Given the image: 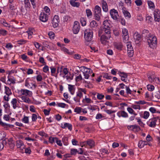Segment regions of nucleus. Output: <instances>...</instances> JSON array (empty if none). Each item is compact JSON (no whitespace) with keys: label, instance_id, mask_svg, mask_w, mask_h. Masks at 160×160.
Masks as SVG:
<instances>
[{"label":"nucleus","instance_id":"2","mask_svg":"<svg viewBox=\"0 0 160 160\" xmlns=\"http://www.w3.org/2000/svg\"><path fill=\"white\" fill-rule=\"evenodd\" d=\"M101 15V8L98 5L96 6L95 7L94 12L93 14L95 19L97 21H99Z\"/></svg>","mask_w":160,"mask_h":160},{"label":"nucleus","instance_id":"51","mask_svg":"<svg viewBox=\"0 0 160 160\" xmlns=\"http://www.w3.org/2000/svg\"><path fill=\"white\" fill-rule=\"evenodd\" d=\"M82 108L80 107H76L74 109V112L78 113H79L81 112Z\"/></svg>","mask_w":160,"mask_h":160},{"label":"nucleus","instance_id":"17","mask_svg":"<svg viewBox=\"0 0 160 160\" xmlns=\"http://www.w3.org/2000/svg\"><path fill=\"white\" fill-rule=\"evenodd\" d=\"M62 128H68L70 131H71L72 129V126L71 124L68 123H65L63 126L62 125L61 126Z\"/></svg>","mask_w":160,"mask_h":160},{"label":"nucleus","instance_id":"53","mask_svg":"<svg viewBox=\"0 0 160 160\" xmlns=\"http://www.w3.org/2000/svg\"><path fill=\"white\" fill-rule=\"evenodd\" d=\"M26 40L23 39H21L18 41V44L20 45H22L25 43L26 42Z\"/></svg>","mask_w":160,"mask_h":160},{"label":"nucleus","instance_id":"46","mask_svg":"<svg viewBox=\"0 0 160 160\" xmlns=\"http://www.w3.org/2000/svg\"><path fill=\"white\" fill-rule=\"evenodd\" d=\"M57 105L58 106L62 108H65L66 106L67 105L66 104L64 103H57Z\"/></svg>","mask_w":160,"mask_h":160},{"label":"nucleus","instance_id":"24","mask_svg":"<svg viewBox=\"0 0 160 160\" xmlns=\"http://www.w3.org/2000/svg\"><path fill=\"white\" fill-rule=\"evenodd\" d=\"M19 102H18V103H17V101H12L11 103L13 105V107L14 109H15L16 108L19 107Z\"/></svg>","mask_w":160,"mask_h":160},{"label":"nucleus","instance_id":"63","mask_svg":"<svg viewBox=\"0 0 160 160\" xmlns=\"http://www.w3.org/2000/svg\"><path fill=\"white\" fill-rule=\"evenodd\" d=\"M49 70V68L48 66L45 65L43 68V70L45 72H47Z\"/></svg>","mask_w":160,"mask_h":160},{"label":"nucleus","instance_id":"62","mask_svg":"<svg viewBox=\"0 0 160 160\" xmlns=\"http://www.w3.org/2000/svg\"><path fill=\"white\" fill-rule=\"evenodd\" d=\"M132 107L135 109H140V107L139 105L132 104Z\"/></svg>","mask_w":160,"mask_h":160},{"label":"nucleus","instance_id":"44","mask_svg":"<svg viewBox=\"0 0 160 160\" xmlns=\"http://www.w3.org/2000/svg\"><path fill=\"white\" fill-rule=\"evenodd\" d=\"M48 35L50 38L52 39H53L54 38L55 34L54 33L52 32H50L48 33Z\"/></svg>","mask_w":160,"mask_h":160},{"label":"nucleus","instance_id":"48","mask_svg":"<svg viewBox=\"0 0 160 160\" xmlns=\"http://www.w3.org/2000/svg\"><path fill=\"white\" fill-rule=\"evenodd\" d=\"M81 68H83L84 69H86L88 70V71H85V72L88 74H91L92 72V70L90 68H88L85 66L81 67Z\"/></svg>","mask_w":160,"mask_h":160},{"label":"nucleus","instance_id":"4","mask_svg":"<svg viewBox=\"0 0 160 160\" xmlns=\"http://www.w3.org/2000/svg\"><path fill=\"white\" fill-rule=\"evenodd\" d=\"M110 13L111 17L114 20L118 21L119 15L117 11L114 9H111Z\"/></svg>","mask_w":160,"mask_h":160},{"label":"nucleus","instance_id":"47","mask_svg":"<svg viewBox=\"0 0 160 160\" xmlns=\"http://www.w3.org/2000/svg\"><path fill=\"white\" fill-rule=\"evenodd\" d=\"M104 95H103L102 94H100V93H97V98L98 99H99V100L102 99H103V98H104Z\"/></svg>","mask_w":160,"mask_h":160},{"label":"nucleus","instance_id":"49","mask_svg":"<svg viewBox=\"0 0 160 160\" xmlns=\"http://www.w3.org/2000/svg\"><path fill=\"white\" fill-rule=\"evenodd\" d=\"M38 118L37 116L35 114H32V121L33 122H35Z\"/></svg>","mask_w":160,"mask_h":160},{"label":"nucleus","instance_id":"7","mask_svg":"<svg viewBox=\"0 0 160 160\" xmlns=\"http://www.w3.org/2000/svg\"><path fill=\"white\" fill-rule=\"evenodd\" d=\"M59 22V18L58 15H55L52 20L53 26L54 28L57 27L58 25Z\"/></svg>","mask_w":160,"mask_h":160},{"label":"nucleus","instance_id":"8","mask_svg":"<svg viewBox=\"0 0 160 160\" xmlns=\"http://www.w3.org/2000/svg\"><path fill=\"white\" fill-rule=\"evenodd\" d=\"M122 33L123 40L125 41H127L129 38L128 30L124 28L122 30Z\"/></svg>","mask_w":160,"mask_h":160},{"label":"nucleus","instance_id":"21","mask_svg":"<svg viewBox=\"0 0 160 160\" xmlns=\"http://www.w3.org/2000/svg\"><path fill=\"white\" fill-rule=\"evenodd\" d=\"M118 114L119 117L122 116L123 117L127 118L128 116V114L124 111H121L118 112Z\"/></svg>","mask_w":160,"mask_h":160},{"label":"nucleus","instance_id":"42","mask_svg":"<svg viewBox=\"0 0 160 160\" xmlns=\"http://www.w3.org/2000/svg\"><path fill=\"white\" fill-rule=\"evenodd\" d=\"M147 88L150 91H152L154 89V87L152 85H148L147 86Z\"/></svg>","mask_w":160,"mask_h":160},{"label":"nucleus","instance_id":"43","mask_svg":"<svg viewBox=\"0 0 160 160\" xmlns=\"http://www.w3.org/2000/svg\"><path fill=\"white\" fill-rule=\"evenodd\" d=\"M91 26L92 27H94L95 26H98V24L94 20L92 21L90 24Z\"/></svg>","mask_w":160,"mask_h":160},{"label":"nucleus","instance_id":"28","mask_svg":"<svg viewBox=\"0 0 160 160\" xmlns=\"http://www.w3.org/2000/svg\"><path fill=\"white\" fill-rule=\"evenodd\" d=\"M5 92L7 95L8 96L9 95L11 94V89L8 87H7L6 86H5Z\"/></svg>","mask_w":160,"mask_h":160},{"label":"nucleus","instance_id":"34","mask_svg":"<svg viewBox=\"0 0 160 160\" xmlns=\"http://www.w3.org/2000/svg\"><path fill=\"white\" fill-rule=\"evenodd\" d=\"M80 22L82 26H85L86 25V22L85 18H81L80 19Z\"/></svg>","mask_w":160,"mask_h":160},{"label":"nucleus","instance_id":"9","mask_svg":"<svg viewBox=\"0 0 160 160\" xmlns=\"http://www.w3.org/2000/svg\"><path fill=\"white\" fill-rule=\"evenodd\" d=\"M83 143L84 144L82 145V147H83V146L88 145L90 148H92L95 146V142L93 140L90 139L88 140L86 142H83Z\"/></svg>","mask_w":160,"mask_h":160},{"label":"nucleus","instance_id":"35","mask_svg":"<svg viewBox=\"0 0 160 160\" xmlns=\"http://www.w3.org/2000/svg\"><path fill=\"white\" fill-rule=\"evenodd\" d=\"M134 35H135V39L139 41L141 38V35L140 34H139L138 32H135Z\"/></svg>","mask_w":160,"mask_h":160},{"label":"nucleus","instance_id":"10","mask_svg":"<svg viewBox=\"0 0 160 160\" xmlns=\"http://www.w3.org/2000/svg\"><path fill=\"white\" fill-rule=\"evenodd\" d=\"M20 94L26 96H30L32 94L31 91L27 89H22L20 90Z\"/></svg>","mask_w":160,"mask_h":160},{"label":"nucleus","instance_id":"41","mask_svg":"<svg viewBox=\"0 0 160 160\" xmlns=\"http://www.w3.org/2000/svg\"><path fill=\"white\" fill-rule=\"evenodd\" d=\"M78 152V151L77 149H72L71 150V154L72 155H75Z\"/></svg>","mask_w":160,"mask_h":160},{"label":"nucleus","instance_id":"39","mask_svg":"<svg viewBox=\"0 0 160 160\" xmlns=\"http://www.w3.org/2000/svg\"><path fill=\"white\" fill-rule=\"evenodd\" d=\"M103 77L108 79H110L112 77L110 76H109L108 73H106L103 74Z\"/></svg>","mask_w":160,"mask_h":160},{"label":"nucleus","instance_id":"29","mask_svg":"<svg viewBox=\"0 0 160 160\" xmlns=\"http://www.w3.org/2000/svg\"><path fill=\"white\" fill-rule=\"evenodd\" d=\"M9 8L12 11H14L17 9L15 5L13 3H11L9 4Z\"/></svg>","mask_w":160,"mask_h":160},{"label":"nucleus","instance_id":"45","mask_svg":"<svg viewBox=\"0 0 160 160\" xmlns=\"http://www.w3.org/2000/svg\"><path fill=\"white\" fill-rule=\"evenodd\" d=\"M128 53L129 56L130 57H131L133 56V50H128Z\"/></svg>","mask_w":160,"mask_h":160},{"label":"nucleus","instance_id":"1","mask_svg":"<svg viewBox=\"0 0 160 160\" xmlns=\"http://www.w3.org/2000/svg\"><path fill=\"white\" fill-rule=\"evenodd\" d=\"M93 36V32L90 29H87L84 32V38L85 40L91 41Z\"/></svg>","mask_w":160,"mask_h":160},{"label":"nucleus","instance_id":"64","mask_svg":"<svg viewBox=\"0 0 160 160\" xmlns=\"http://www.w3.org/2000/svg\"><path fill=\"white\" fill-rule=\"evenodd\" d=\"M7 31L5 30L0 29V33L3 35H5L7 34Z\"/></svg>","mask_w":160,"mask_h":160},{"label":"nucleus","instance_id":"11","mask_svg":"<svg viewBox=\"0 0 160 160\" xmlns=\"http://www.w3.org/2000/svg\"><path fill=\"white\" fill-rule=\"evenodd\" d=\"M39 19L42 22H46L48 20V15L44 12H42L40 14Z\"/></svg>","mask_w":160,"mask_h":160},{"label":"nucleus","instance_id":"22","mask_svg":"<svg viewBox=\"0 0 160 160\" xmlns=\"http://www.w3.org/2000/svg\"><path fill=\"white\" fill-rule=\"evenodd\" d=\"M68 86L69 91L71 92L72 94H73L75 90V88H74V86L70 84H68Z\"/></svg>","mask_w":160,"mask_h":160},{"label":"nucleus","instance_id":"54","mask_svg":"<svg viewBox=\"0 0 160 160\" xmlns=\"http://www.w3.org/2000/svg\"><path fill=\"white\" fill-rule=\"evenodd\" d=\"M149 115V112H148L145 111L144 113L143 118L145 119H147Z\"/></svg>","mask_w":160,"mask_h":160},{"label":"nucleus","instance_id":"58","mask_svg":"<svg viewBox=\"0 0 160 160\" xmlns=\"http://www.w3.org/2000/svg\"><path fill=\"white\" fill-rule=\"evenodd\" d=\"M147 103V102L144 101H139L138 102H135V103H136L138 104H146Z\"/></svg>","mask_w":160,"mask_h":160},{"label":"nucleus","instance_id":"27","mask_svg":"<svg viewBox=\"0 0 160 160\" xmlns=\"http://www.w3.org/2000/svg\"><path fill=\"white\" fill-rule=\"evenodd\" d=\"M118 73H120L119 76L121 78H127L128 77V74L127 73L121 72H119Z\"/></svg>","mask_w":160,"mask_h":160},{"label":"nucleus","instance_id":"26","mask_svg":"<svg viewBox=\"0 0 160 160\" xmlns=\"http://www.w3.org/2000/svg\"><path fill=\"white\" fill-rule=\"evenodd\" d=\"M149 32V31L148 30L144 29L143 30L142 33V37H144V38H146V37H147V34Z\"/></svg>","mask_w":160,"mask_h":160},{"label":"nucleus","instance_id":"14","mask_svg":"<svg viewBox=\"0 0 160 160\" xmlns=\"http://www.w3.org/2000/svg\"><path fill=\"white\" fill-rule=\"evenodd\" d=\"M101 3L103 11L106 12H107L108 11V9L106 2L104 0H102Z\"/></svg>","mask_w":160,"mask_h":160},{"label":"nucleus","instance_id":"20","mask_svg":"<svg viewBox=\"0 0 160 160\" xmlns=\"http://www.w3.org/2000/svg\"><path fill=\"white\" fill-rule=\"evenodd\" d=\"M122 12L125 17H127L129 19L131 18V15L130 13L127 10L124 9V8H122Z\"/></svg>","mask_w":160,"mask_h":160},{"label":"nucleus","instance_id":"31","mask_svg":"<svg viewBox=\"0 0 160 160\" xmlns=\"http://www.w3.org/2000/svg\"><path fill=\"white\" fill-rule=\"evenodd\" d=\"M24 2L25 4V6L26 8H30V4L29 2V0H24Z\"/></svg>","mask_w":160,"mask_h":160},{"label":"nucleus","instance_id":"56","mask_svg":"<svg viewBox=\"0 0 160 160\" xmlns=\"http://www.w3.org/2000/svg\"><path fill=\"white\" fill-rule=\"evenodd\" d=\"M105 111L108 114H110L115 112V111H112L110 110L106 109L105 110Z\"/></svg>","mask_w":160,"mask_h":160},{"label":"nucleus","instance_id":"38","mask_svg":"<svg viewBox=\"0 0 160 160\" xmlns=\"http://www.w3.org/2000/svg\"><path fill=\"white\" fill-rule=\"evenodd\" d=\"M129 127L130 128H132V130L134 129H136L138 130L139 131L140 129V127L139 126L136 125H131L130 126H129Z\"/></svg>","mask_w":160,"mask_h":160},{"label":"nucleus","instance_id":"19","mask_svg":"<svg viewBox=\"0 0 160 160\" xmlns=\"http://www.w3.org/2000/svg\"><path fill=\"white\" fill-rule=\"evenodd\" d=\"M114 48L117 49L119 50H121L122 48V45L121 43L115 42L114 44Z\"/></svg>","mask_w":160,"mask_h":160},{"label":"nucleus","instance_id":"15","mask_svg":"<svg viewBox=\"0 0 160 160\" xmlns=\"http://www.w3.org/2000/svg\"><path fill=\"white\" fill-rule=\"evenodd\" d=\"M154 73L153 72L152 74H151V73H149L148 74V79L150 82H152L155 81V77L154 75Z\"/></svg>","mask_w":160,"mask_h":160},{"label":"nucleus","instance_id":"61","mask_svg":"<svg viewBox=\"0 0 160 160\" xmlns=\"http://www.w3.org/2000/svg\"><path fill=\"white\" fill-rule=\"evenodd\" d=\"M82 78L81 75L80 74L78 76L76 77V82H78L79 81H80L82 80Z\"/></svg>","mask_w":160,"mask_h":160},{"label":"nucleus","instance_id":"59","mask_svg":"<svg viewBox=\"0 0 160 160\" xmlns=\"http://www.w3.org/2000/svg\"><path fill=\"white\" fill-rule=\"evenodd\" d=\"M5 137L4 132H0V140L3 139Z\"/></svg>","mask_w":160,"mask_h":160},{"label":"nucleus","instance_id":"57","mask_svg":"<svg viewBox=\"0 0 160 160\" xmlns=\"http://www.w3.org/2000/svg\"><path fill=\"white\" fill-rule=\"evenodd\" d=\"M127 47L128 50H133L132 45L130 42L128 43V44H127Z\"/></svg>","mask_w":160,"mask_h":160},{"label":"nucleus","instance_id":"36","mask_svg":"<svg viewBox=\"0 0 160 160\" xmlns=\"http://www.w3.org/2000/svg\"><path fill=\"white\" fill-rule=\"evenodd\" d=\"M87 16L88 17L92 16V13L89 9H87L86 10Z\"/></svg>","mask_w":160,"mask_h":160},{"label":"nucleus","instance_id":"5","mask_svg":"<svg viewBox=\"0 0 160 160\" xmlns=\"http://www.w3.org/2000/svg\"><path fill=\"white\" fill-rule=\"evenodd\" d=\"M80 25L78 21H75L74 22L72 30L74 34H77L79 31Z\"/></svg>","mask_w":160,"mask_h":160},{"label":"nucleus","instance_id":"25","mask_svg":"<svg viewBox=\"0 0 160 160\" xmlns=\"http://www.w3.org/2000/svg\"><path fill=\"white\" fill-rule=\"evenodd\" d=\"M145 142H146L145 141H143L141 140L138 143V147L140 148H141L145 145Z\"/></svg>","mask_w":160,"mask_h":160},{"label":"nucleus","instance_id":"40","mask_svg":"<svg viewBox=\"0 0 160 160\" xmlns=\"http://www.w3.org/2000/svg\"><path fill=\"white\" fill-rule=\"evenodd\" d=\"M22 121L25 123H28V117L27 116H24V118L22 119Z\"/></svg>","mask_w":160,"mask_h":160},{"label":"nucleus","instance_id":"13","mask_svg":"<svg viewBox=\"0 0 160 160\" xmlns=\"http://www.w3.org/2000/svg\"><path fill=\"white\" fill-rule=\"evenodd\" d=\"M160 12L158 10L157 11L156 10L154 12V20L156 22H159L160 21Z\"/></svg>","mask_w":160,"mask_h":160},{"label":"nucleus","instance_id":"23","mask_svg":"<svg viewBox=\"0 0 160 160\" xmlns=\"http://www.w3.org/2000/svg\"><path fill=\"white\" fill-rule=\"evenodd\" d=\"M102 30L104 31V32L103 34H105L106 35H111L110 28H102Z\"/></svg>","mask_w":160,"mask_h":160},{"label":"nucleus","instance_id":"60","mask_svg":"<svg viewBox=\"0 0 160 160\" xmlns=\"http://www.w3.org/2000/svg\"><path fill=\"white\" fill-rule=\"evenodd\" d=\"M30 111L33 112H36V111L35 110V108L34 107L33 105H31L30 106Z\"/></svg>","mask_w":160,"mask_h":160},{"label":"nucleus","instance_id":"16","mask_svg":"<svg viewBox=\"0 0 160 160\" xmlns=\"http://www.w3.org/2000/svg\"><path fill=\"white\" fill-rule=\"evenodd\" d=\"M76 0H71L70 1V4L72 7L78 8L80 6V3L79 2H76Z\"/></svg>","mask_w":160,"mask_h":160},{"label":"nucleus","instance_id":"12","mask_svg":"<svg viewBox=\"0 0 160 160\" xmlns=\"http://www.w3.org/2000/svg\"><path fill=\"white\" fill-rule=\"evenodd\" d=\"M16 146L17 148H20L21 150H23L25 148L23 142L21 140H17L16 141Z\"/></svg>","mask_w":160,"mask_h":160},{"label":"nucleus","instance_id":"55","mask_svg":"<svg viewBox=\"0 0 160 160\" xmlns=\"http://www.w3.org/2000/svg\"><path fill=\"white\" fill-rule=\"evenodd\" d=\"M39 61L40 63L43 64L44 65L46 64V62L44 61V58L43 57H40L39 58Z\"/></svg>","mask_w":160,"mask_h":160},{"label":"nucleus","instance_id":"32","mask_svg":"<svg viewBox=\"0 0 160 160\" xmlns=\"http://www.w3.org/2000/svg\"><path fill=\"white\" fill-rule=\"evenodd\" d=\"M119 21L121 22V24L123 26H125L126 25V22L125 19L121 16L118 18Z\"/></svg>","mask_w":160,"mask_h":160},{"label":"nucleus","instance_id":"6","mask_svg":"<svg viewBox=\"0 0 160 160\" xmlns=\"http://www.w3.org/2000/svg\"><path fill=\"white\" fill-rule=\"evenodd\" d=\"M111 37V35H107L105 34H102L100 37V40L102 44L106 43L107 41Z\"/></svg>","mask_w":160,"mask_h":160},{"label":"nucleus","instance_id":"52","mask_svg":"<svg viewBox=\"0 0 160 160\" xmlns=\"http://www.w3.org/2000/svg\"><path fill=\"white\" fill-rule=\"evenodd\" d=\"M135 2L138 6H140L142 4V2L141 0H136Z\"/></svg>","mask_w":160,"mask_h":160},{"label":"nucleus","instance_id":"3","mask_svg":"<svg viewBox=\"0 0 160 160\" xmlns=\"http://www.w3.org/2000/svg\"><path fill=\"white\" fill-rule=\"evenodd\" d=\"M148 42L150 48H154L157 45V41L156 37L153 36L151 38L148 39Z\"/></svg>","mask_w":160,"mask_h":160},{"label":"nucleus","instance_id":"50","mask_svg":"<svg viewBox=\"0 0 160 160\" xmlns=\"http://www.w3.org/2000/svg\"><path fill=\"white\" fill-rule=\"evenodd\" d=\"M1 22H2V23L3 24L5 27H8L9 28L10 27V26L6 22V20H3V21H2Z\"/></svg>","mask_w":160,"mask_h":160},{"label":"nucleus","instance_id":"18","mask_svg":"<svg viewBox=\"0 0 160 160\" xmlns=\"http://www.w3.org/2000/svg\"><path fill=\"white\" fill-rule=\"evenodd\" d=\"M110 25L108 20H106L103 21L102 24V28H110Z\"/></svg>","mask_w":160,"mask_h":160},{"label":"nucleus","instance_id":"33","mask_svg":"<svg viewBox=\"0 0 160 160\" xmlns=\"http://www.w3.org/2000/svg\"><path fill=\"white\" fill-rule=\"evenodd\" d=\"M8 144L10 148L12 149L14 148L15 146V145L14 143V141L13 140L11 142H9L8 143Z\"/></svg>","mask_w":160,"mask_h":160},{"label":"nucleus","instance_id":"30","mask_svg":"<svg viewBox=\"0 0 160 160\" xmlns=\"http://www.w3.org/2000/svg\"><path fill=\"white\" fill-rule=\"evenodd\" d=\"M50 68L51 69V75L52 76H55L56 77H57V74L56 75L54 74L55 73L56 71V69L55 68H53L52 67H51Z\"/></svg>","mask_w":160,"mask_h":160},{"label":"nucleus","instance_id":"37","mask_svg":"<svg viewBox=\"0 0 160 160\" xmlns=\"http://www.w3.org/2000/svg\"><path fill=\"white\" fill-rule=\"evenodd\" d=\"M148 6H149L150 8H155V6L154 5V4L153 2L150 1H148Z\"/></svg>","mask_w":160,"mask_h":160}]
</instances>
